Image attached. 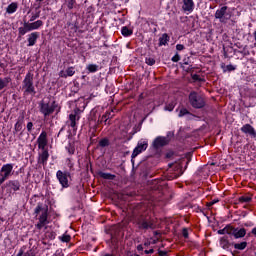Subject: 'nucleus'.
<instances>
[{
  "label": "nucleus",
  "mask_w": 256,
  "mask_h": 256,
  "mask_svg": "<svg viewBox=\"0 0 256 256\" xmlns=\"http://www.w3.org/2000/svg\"><path fill=\"white\" fill-rule=\"evenodd\" d=\"M79 119H81V116H79L77 112L69 115V125L74 129V131H77V121H79Z\"/></svg>",
  "instance_id": "2eb2a0df"
},
{
  "label": "nucleus",
  "mask_w": 256,
  "mask_h": 256,
  "mask_svg": "<svg viewBox=\"0 0 256 256\" xmlns=\"http://www.w3.org/2000/svg\"><path fill=\"white\" fill-rule=\"evenodd\" d=\"M185 115H191V112H189V110H187V108H182L179 111L178 117H185Z\"/></svg>",
  "instance_id": "473e14b6"
},
{
  "label": "nucleus",
  "mask_w": 256,
  "mask_h": 256,
  "mask_svg": "<svg viewBox=\"0 0 256 256\" xmlns=\"http://www.w3.org/2000/svg\"><path fill=\"white\" fill-rule=\"evenodd\" d=\"M182 235L184 239H189V230L187 228H183Z\"/></svg>",
  "instance_id": "79ce46f5"
},
{
  "label": "nucleus",
  "mask_w": 256,
  "mask_h": 256,
  "mask_svg": "<svg viewBox=\"0 0 256 256\" xmlns=\"http://www.w3.org/2000/svg\"><path fill=\"white\" fill-rule=\"evenodd\" d=\"M135 223L140 231H147L149 229H155V224L151 218L140 215L135 219Z\"/></svg>",
  "instance_id": "39448f33"
},
{
  "label": "nucleus",
  "mask_w": 256,
  "mask_h": 256,
  "mask_svg": "<svg viewBox=\"0 0 256 256\" xmlns=\"http://www.w3.org/2000/svg\"><path fill=\"white\" fill-rule=\"evenodd\" d=\"M40 107V113L44 115V117H49V115H53L55 113V108L58 107L57 101L55 100H49L45 101L42 100L39 104Z\"/></svg>",
  "instance_id": "20e7f679"
},
{
  "label": "nucleus",
  "mask_w": 256,
  "mask_h": 256,
  "mask_svg": "<svg viewBox=\"0 0 256 256\" xmlns=\"http://www.w3.org/2000/svg\"><path fill=\"white\" fill-rule=\"evenodd\" d=\"M60 240L63 243H69V241H71V236L69 234H64L61 236Z\"/></svg>",
  "instance_id": "c9c22d12"
},
{
  "label": "nucleus",
  "mask_w": 256,
  "mask_h": 256,
  "mask_svg": "<svg viewBox=\"0 0 256 256\" xmlns=\"http://www.w3.org/2000/svg\"><path fill=\"white\" fill-rule=\"evenodd\" d=\"M158 255L159 256H167V251L159 250Z\"/></svg>",
  "instance_id": "864d4df0"
},
{
  "label": "nucleus",
  "mask_w": 256,
  "mask_h": 256,
  "mask_svg": "<svg viewBox=\"0 0 256 256\" xmlns=\"http://www.w3.org/2000/svg\"><path fill=\"white\" fill-rule=\"evenodd\" d=\"M152 145L154 149H161V147L169 145V137L158 136L155 138Z\"/></svg>",
  "instance_id": "1a4fd4ad"
},
{
  "label": "nucleus",
  "mask_w": 256,
  "mask_h": 256,
  "mask_svg": "<svg viewBox=\"0 0 256 256\" xmlns=\"http://www.w3.org/2000/svg\"><path fill=\"white\" fill-rule=\"evenodd\" d=\"M47 211H48L47 208L44 209L42 214L39 217V222L44 223L46 225H47V223H49V221H47V217H48Z\"/></svg>",
  "instance_id": "a878e982"
},
{
  "label": "nucleus",
  "mask_w": 256,
  "mask_h": 256,
  "mask_svg": "<svg viewBox=\"0 0 256 256\" xmlns=\"http://www.w3.org/2000/svg\"><path fill=\"white\" fill-rule=\"evenodd\" d=\"M7 187H10V189H13L14 191H19L21 189V183L19 180H9L7 182Z\"/></svg>",
  "instance_id": "6ab92c4d"
},
{
  "label": "nucleus",
  "mask_w": 256,
  "mask_h": 256,
  "mask_svg": "<svg viewBox=\"0 0 256 256\" xmlns=\"http://www.w3.org/2000/svg\"><path fill=\"white\" fill-rule=\"evenodd\" d=\"M173 63H179V61H181V56L179 55V53H176L172 59Z\"/></svg>",
  "instance_id": "58836bf2"
},
{
  "label": "nucleus",
  "mask_w": 256,
  "mask_h": 256,
  "mask_svg": "<svg viewBox=\"0 0 256 256\" xmlns=\"http://www.w3.org/2000/svg\"><path fill=\"white\" fill-rule=\"evenodd\" d=\"M34 75L28 72L22 81V89L24 90V95H36L35 85L33 84Z\"/></svg>",
  "instance_id": "f257e3e1"
},
{
  "label": "nucleus",
  "mask_w": 256,
  "mask_h": 256,
  "mask_svg": "<svg viewBox=\"0 0 256 256\" xmlns=\"http://www.w3.org/2000/svg\"><path fill=\"white\" fill-rule=\"evenodd\" d=\"M176 49L177 51H183V49H185V46L183 44H177Z\"/></svg>",
  "instance_id": "09e8293b"
},
{
  "label": "nucleus",
  "mask_w": 256,
  "mask_h": 256,
  "mask_svg": "<svg viewBox=\"0 0 256 256\" xmlns=\"http://www.w3.org/2000/svg\"><path fill=\"white\" fill-rule=\"evenodd\" d=\"M147 147H149V144L147 143V141H139L137 146L134 148L131 158L135 159V157H137V155H140V153H143V151H147Z\"/></svg>",
  "instance_id": "6e6552de"
},
{
  "label": "nucleus",
  "mask_w": 256,
  "mask_h": 256,
  "mask_svg": "<svg viewBox=\"0 0 256 256\" xmlns=\"http://www.w3.org/2000/svg\"><path fill=\"white\" fill-rule=\"evenodd\" d=\"M212 202H214L215 205V203H219V200H212Z\"/></svg>",
  "instance_id": "e2e57ef3"
},
{
  "label": "nucleus",
  "mask_w": 256,
  "mask_h": 256,
  "mask_svg": "<svg viewBox=\"0 0 256 256\" xmlns=\"http://www.w3.org/2000/svg\"><path fill=\"white\" fill-rule=\"evenodd\" d=\"M144 253H145V255H152V253H155V250H153V249L145 250Z\"/></svg>",
  "instance_id": "603ef678"
},
{
  "label": "nucleus",
  "mask_w": 256,
  "mask_h": 256,
  "mask_svg": "<svg viewBox=\"0 0 256 256\" xmlns=\"http://www.w3.org/2000/svg\"><path fill=\"white\" fill-rule=\"evenodd\" d=\"M23 129V117L21 118V120H18L14 126V131H16V133H19V131H21Z\"/></svg>",
  "instance_id": "c85d7f7f"
},
{
  "label": "nucleus",
  "mask_w": 256,
  "mask_h": 256,
  "mask_svg": "<svg viewBox=\"0 0 256 256\" xmlns=\"http://www.w3.org/2000/svg\"><path fill=\"white\" fill-rule=\"evenodd\" d=\"M133 256H139V254H134Z\"/></svg>",
  "instance_id": "774afa93"
},
{
  "label": "nucleus",
  "mask_w": 256,
  "mask_h": 256,
  "mask_svg": "<svg viewBox=\"0 0 256 256\" xmlns=\"http://www.w3.org/2000/svg\"><path fill=\"white\" fill-rule=\"evenodd\" d=\"M193 81H201V77L198 74L192 75Z\"/></svg>",
  "instance_id": "de8ad7c7"
},
{
  "label": "nucleus",
  "mask_w": 256,
  "mask_h": 256,
  "mask_svg": "<svg viewBox=\"0 0 256 256\" xmlns=\"http://www.w3.org/2000/svg\"><path fill=\"white\" fill-rule=\"evenodd\" d=\"M46 237L53 241L55 239V232H46Z\"/></svg>",
  "instance_id": "37998d69"
},
{
  "label": "nucleus",
  "mask_w": 256,
  "mask_h": 256,
  "mask_svg": "<svg viewBox=\"0 0 256 256\" xmlns=\"http://www.w3.org/2000/svg\"><path fill=\"white\" fill-rule=\"evenodd\" d=\"M247 247V242L235 243L234 248L238 249V251H243Z\"/></svg>",
  "instance_id": "7c9ffc66"
},
{
  "label": "nucleus",
  "mask_w": 256,
  "mask_h": 256,
  "mask_svg": "<svg viewBox=\"0 0 256 256\" xmlns=\"http://www.w3.org/2000/svg\"><path fill=\"white\" fill-rule=\"evenodd\" d=\"M39 38V32H32L28 35V47H33L35 43H37V39Z\"/></svg>",
  "instance_id": "a211bd4d"
},
{
  "label": "nucleus",
  "mask_w": 256,
  "mask_h": 256,
  "mask_svg": "<svg viewBox=\"0 0 256 256\" xmlns=\"http://www.w3.org/2000/svg\"><path fill=\"white\" fill-rule=\"evenodd\" d=\"M121 34L123 37H131V35H133V29H129V27L123 26L121 29Z\"/></svg>",
  "instance_id": "5701e85b"
},
{
  "label": "nucleus",
  "mask_w": 256,
  "mask_h": 256,
  "mask_svg": "<svg viewBox=\"0 0 256 256\" xmlns=\"http://www.w3.org/2000/svg\"><path fill=\"white\" fill-rule=\"evenodd\" d=\"M231 227V225H226V227L217 231L218 235H231Z\"/></svg>",
  "instance_id": "393cba45"
},
{
  "label": "nucleus",
  "mask_w": 256,
  "mask_h": 256,
  "mask_svg": "<svg viewBox=\"0 0 256 256\" xmlns=\"http://www.w3.org/2000/svg\"><path fill=\"white\" fill-rule=\"evenodd\" d=\"M251 233L252 235H256V227L252 229Z\"/></svg>",
  "instance_id": "4d7b16f0"
},
{
  "label": "nucleus",
  "mask_w": 256,
  "mask_h": 256,
  "mask_svg": "<svg viewBox=\"0 0 256 256\" xmlns=\"http://www.w3.org/2000/svg\"><path fill=\"white\" fill-rule=\"evenodd\" d=\"M47 161H49V151L44 148L39 154L38 163L39 165H47Z\"/></svg>",
  "instance_id": "4468645a"
},
{
  "label": "nucleus",
  "mask_w": 256,
  "mask_h": 256,
  "mask_svg": "<svg viewBox=\"0 0 256 256\" xmlns=\"http://www.w3.org/2000/svg\"><path fill=\"white\" fill-rule=\"evenodd\" d=\"M38 147L45 149L47 147V132L43 131L37 139Z\"/></svg>",
  "instance_id": "dca6fc26"
},
{
  "label": "nucleus",
  "mask_w": 256,
  "mask_h": 256,
  "mask_svg": "<svg viewBox=\"0 0 256 256\" xmlns=\"http://www.w3.org/2000/svg\"><path fill=\"white\" fill-rule=\"evenodd\" d=\"M227 9H229V7L223 6L215 12L214 17L218 19L220 23H227L229 19H231V12H227Z\"/></svg>",
  "instance_id": "423d86ee"
},
{
  "label": "nucleus",
  "mask_w": 256,
  "mask_h": 256,
  "mask_svg": "<svg viewBox=\"0 0 256 256\" xmlns=\"http://www.w3.org/2000/svg\"><path fill=\"white\" fill-rule=\"evenodd\" d=\"M155 63V59L153 58H146V64L153 66V64Z\"/></svg>",
  "instance_id": "c03bdc74"
},
{
  "label": "nucleus",
  "mask_w": 256,
  "mask_h": 256,
  "mask_svg": "<svg viewBox=\"0 0 256 256\" xmlns=\"http://www.w3.org/2000/svg\"><path fill=\"white\" fill-rule=\"evenodd\" d=\"M212 205H215V202H209L208 204H207V207H212Z\"/></svg>",
  "instance_id": "6e6d98bb"
},
{
  "label": "nucleus",
  "mask_w": 256,
  "mask_h": 256,
  "mask_svg": "<svg viewBox=\"0 0 256 256\" xmlns=\"http://www.w3.org/2000/svg\"><path fill=\"white\" fill-rule=\"evenodd\" d=\"M64 128H61V130L58 133V137L61 135V131H63Z\"/></svg>",
  "instance_id": "680f3d73"
},
{
  "label": "nucleus",
  "mask_w": 256,
  "mask_h": 256,
  "mask_svg": "<svg viewBox=\"0 0 256 256\" xmlns=\"http://www.w3.org/2000/svg\"><path fill=\"white\" fill-rule=\"evenodd\" d=\"M75 3H77L76 0H69L67 3V7L69 10L73 9V7H75Z\"/></svg>",
  "instance_id": "ea45409f"
},
{
  "label": "nucleus",
  "mask_w": 256,
  "mask_h": 256,
  "mask_svg": "<svg viewBox=\"0 0 256 256\" xmlns=\"http://www.w3.org/2000/svg\"><path fill=\"white\" fill-rule=\"evenodd\" d=\"M230 235L234 237V239H241L247 235V230L245 228H235L231 226Z\"/></svg>",
  "instance_id": "9d476101"
},
{
  "label": "nucleus",
  "mask_w": 256,
  "mask_h": 256,
  "mask_svg": "<svg viewBox=\"0 0 256 256\" xmlns=\"http://www.w3.org/2000/svg\"><path fill=\"white\" fill-rule=\"evenodd\" d=\"M17 256H23V250H20Z\"/></svg>",
  "instance_id": "13d9d810"
},
{
  "label": "nucleus",
  "mask_w": 256,
  "mask_h": 256,
  "mask_svg": "<svg viewBox=\"0 0 256 256\" xmlns=\"http://www.w3.org/2000/svg\"><path fill=\"white\" fill-rule=\"evenodd\" d=\"M108 119H109V114L106 113L102 115L101 119L98 120L97 124L98 125H101V123L107 124Z\"/></svg>",
  "instance_id": "2f4dec72"
},
{
  "label": "nucleus",
  "mask_w": 256,
  "mask_h": 256,
  "mask_svg": "<svg viewBox=\"0 0 256 256\" xmlns=\"http://www.w3.org/2000/svg\"><path fill=\"white\" fill-rule=\"evenodd\" d=\"M168 41L169 35H167V33H164L162 37L159 38V47H162V45H167Z\"/></svg>",
  "instance_id": "bb28decb"
},
{
  "label": "nucleus",
  "mask_w": 256,
  "mask_h": 256,
  "mask_svg": "<svg viewBox=\"0 0 256 256\" xmlns=\"http://www.w3.org/2000/svg\"><path fill=\"white\" fill-rule=\"evenodd\" d=\"M45 225H46L45 223L39 222L38 224H36V228L41 231L43 227H45Z\"/></svg>",
  "instance_id": "49530a36"
},
{
  "label": "nucleus",
  "mask_w": 256,
  "mask_h": 256,
  "mask_svg": "<svg viewBox=\"0 0 256 256\" xmlns=\"http://www.w3.org/2000/svg\"><path fill=\"white\" fill-rule=\"evenodd\" d=\"M165 111H173L175 109V102H171L169 104H166Z\"/></svg>",
  "instance_id": "4c0bfd02"
},
{
  "label": "nucleus",
  "mask_w": 256,
  "mask_h": 256,
  "mask_svg": "<svg viewBox=\"0 0 256 256\" xmlns=\"http://www.w3.org/2000/svg\"><path fill=\"white\" fill-rule=\"evenodd\" d=\"M137 251H143V245H141V244L138 245V246H137Z\"/></svg>",
  "instance_id": "5fc2aeb1"
},
{
  "label": "nucleus",
  "mask_w": 256,
  "mask_h": 256,
  "mask_svg": "<svg viewBox=\"0 0 256 256\" xmlns=\"http://www.w3.org/2000/svg\"><path fill=\"white\" fill-rule=\"evenodd\" d=\"M19 5L17 4V2H12L10 5H8V7L6 8V13H8L9 15L15 13V11H17Z\"/></svg>",
  "instance_id": "412c9836"
},
{
  "label": "nucleus",
  "mask_w": 256,
  "mask_h": 256,
  "mask_svg": "<svg viewBox=\"0 0 256 256\" xmlns=\"http://www.w3.org/2000/svg\"><path fill=\"white\" fill-rule=\"evenodd\" d=\"M182 9L185 13H193V9H195V2H193V0H183Z\"/></svg>",
  "instance_id": "ddd939ff"
},
{
  "label": "nucleus",
  "mask_w": 256,
  "mask_h": 256,
  "mask_svg": "<svg viewBox=\"0 0 256 256\" xmlns=\"http://www.w3.org/2000/svg\"><path fill=\"white\" fill-rule=\"evenodd\" d=\"M102 256H115V255H114V254L106 253V254H104V255H102Z\"/></svg>",
  "instance_id": "bf43d9fd"
},
{
  "label": "nucleus",
  "mask_w": 256,
  "mask_h": 256,
  "mask_svg": "<svg viewBox=\"0 0 256 256\" xmlns=\"http://www.w3.org/2000/svg\"><path fill=\"white\" fill-rule=\"evenodd\" d=\"M87 70L89 71V73H97V71H99V65H97V64H89L87 66Z\"/></svg>",
  "instance_id": "c756f323"
},
{
  "label": "nucleus",
  "mask_w": 256,
  "mask_h": 256,
  "mask_svg": "<svg viewBox=\"0 0 256 256\" xmlns=\"http://www.w3.org/2000/svg\"><path fill=\"white\" fill-rule=\"evenodd\" d=\"M71 177V173L70 172H63L61 170H58L56 172V178L58 179L61 187H63V189H67L69 188V178Z\"/></svg>",
  "instance_id": "0eeeda50"
},
{
  "label": "nucleus",
  "mask_w": 256,
  "mask_h": 256,
  "mask_svg": "<svg viewBox=\"0 0 256 256\" xmlns=\"http://www.w3.org/2000/svg\"><path fill=\"white\" fill-rule=\"evenodd\" d=\"M251 196H241L239 198L240 203H251Z\"/></svg>",
  "instance_id": "f704fd0d"
},
{
  "label": "nucleus",
  "mask_w": 256,
  "mask_h": 256,
  "mask_svg": "<svg viewBox=\"0 0 256 256\" xmlns=\"http://www.w3.org/2000/svg\"><path fill=\"white\" fill-rule=\"evenodd\" d=\"M144 247H149V243L145 242Z\"/></svg>",
  "instance_id": "052dcab7"
},
{
  "label": "nucleus",
  "mask_w": 256,
  "mask_h": 256,
  "mask_svg": "<svg viewBox=\"0 0 256 256\" xmlns=\"http://www.w3.org/2000/svg\"><path fill=\"white\" fill-rule=\"evenodd\" d=\"M26 127L28 133H31V131L33 130V122H28Z\"/></svg>",
  "instance_id": "a18cd8bd"
},
{
  "label": "nucleus",
  "mask_w": 256,
  "mask_h": 256,
  "mask_svg": "<svg viewBox=\"0 0 256 256\" xmlns=\"http://www.w3.org/2000/svg\"><path fill=\"white\" fill-rule=\"evenodd\" d=\"M66 150L68 151L69 155H74L75 154V146H73L71 143H69L66 146Z\"/></svg>",
  "instance_id": "72a5a7b5"
},
{
  "label": "nucleus",
  "mask_w": 256,
  "mask_h": 256,
  "mask_svg": "<svg viewBox=\"0 0 256 256\" xmlns=\"http://www.w3.org/2000/svg\"><path fill=\"white\" fill-rule=\"evenodd\" d=\"M240 131H242V133H245L246 135H250V137H253L254 139L256 138L255 128H253L251 124H245L241 127Z\"/></svg>",
  "instance_id": "f8f14e48"
},
{
  "label": "nucleus",
  "mask_w": 256,
  "mask_h": 256,
  "mask_svg": "<svg viewBox=\"0 0 256 256\" xmlns=\"http://www.w3.org/2000/svg\"><path fill=\"white\" fill-rule=\"evenodd\" d=\"M11 83V77L0 78V91H3L5 87Z\"/></svg>",
  "instance_id": "aec40b11"
},
{
  "label": "nucleus",
  "mask_w": 256,
  "mask_h": 256,
  "mask_svg": "<svg viewBox=\"0 0 256 256\" xmlns=\"http://www.w3.org/2000/svg\"><path fill=\"white\" fill-rule=\"evenodd\" d=\"M41 211H43V206L41 204H38L37 207L34 210V213L36 215H39V213H41Z\"/></svg>",
  "instance_id": "a19ab883"
},
{
  "label": "nucleus",
  "mask_w": 256,
  "mask_h": 256,
  "mask_svg": "<svg viewBox=\"0 0 256 256\" xmlns=\"http://www.w3.org/2000/svg\"><path fill=\"white\" fill-rule=\"evenodd\" d=\"M73 75H75L74 67H68L66 71L61 70L59 72V77H62L63 79H67V77H73Z\"/></svg>",
  "instance_id": "f3484780"
},
{
  "label": "nucleus",
  "mask_w": 256,
  "mask_h": 256,
  "mask_svg": "<svg viewBox=\"0 0 256 256\" xmlns=\"http://www.w3.org/2000/svg\"><path fill=\"white\" fill-rule=\"evenodd\" d=\"M36 1H39V3L43 2V0H36Z\"/></svg>",
  "instance_id": "338daca9"
},
{
  "label": "nucleus",
  "mask_w": 256,
  "mask_h": 256,
  "mask_svg": "<svg viewBox=\"0 0 256 256\" xmlns=\"http://www.w3.org/2000/svg\"><path fill=\"white\" fill-rule=\"evenodd\" d=\"M11 173H13V164H4L0 170V177H6V179H9V177H11Z\"/></svg>",
  "instance_id": "9b49d317"
},
{
  "label": "nucleus",
  "mask_w": 256,
  "mask_h": 256,
  "mask_svg": "<svg viewBox=\"0 0 256 256\" xmlns=\"http://www.w3.org/2000/svg\"><path fill=\"white\" fill-rule=\"evenodd\" d=\"M188 99L193 109H203V107L206 105L205 97L196 91L190 92Z\"/></svg>",
  "instance_id": "f03ea898"
},
{
  "label": "nucleus",
  "mask_w": 256,
  "mask_h": 256,
  "mask_svg": "<svg viewBox=\"0 0 256 256\" xmlns=\"http://www.w3.org/2000/svg\"><path fill=\"white\" fill-rule=\"evenodd\" d=\"M98 175L99 177H101V179H108L109 181H113L116 177L111 173H105V172H99Z\"/></svg>",
  "instance_id": "b1692460"
},
{
  "label": "nucleus",
  "mask_w": 256,
  "mask_h": 256,
  "mask_svg": "<svg viewBox=\"0 0 256 256\" xmlns=\"http://www.w3.org/2000/svg\"><path fill=\"white\" fill-rule=\"evenodd\" d=\"M99 147H109L111 145V142L109 141V138H102L98 142Z\"/></svg>",
  "instance_id": "cd10ccee"
},
{
  "label": "nucleus",
  "mask_w": 256,
  "mask_h": 256,
  "mask_svg": "<svg viewBox=\"0 0 256 256\" xmlns=\"http://www.w3.org/2000/svg\"><path fill=\"white\" fill-rule=\"evenodd\" d=\"M43 27L42 20H37L35 22H24L23 27L18 28L19 37H23V35H27L30 31H37V29H41Z\"/></svg>",
  "instance_id": "7ed1b4c3"
},
{
  "label": "nucleus",
  "mask_w": 256,
  "mask_h": 256,
  "mask_svg": "<svg viewBox=\"0 0 256 256\" xmlns=\"http://www.w3.org/2000/svg\"><path fill=\"white\" fill-rule=\"evenodd\" d=\"M70 169H73V164H70Z\"/></svg>",
  "instance_id": "69168bd1"
},
{
  "label": "nucleus",
  "mask_w": 256,
  "mask_h": 256,
  "mask_svg": "<svg viewBox=\"0 0 256 256\" xmlns=\"http://www.w3.org/2000/svg\"><path fill=\"white\" fill-rule=\"evenodd\" d=\"M220 245L224 249H228L231 246V243H229V237L224 236L220 238Z\"/></svg>",
  "instance_id": "4be33fe9"
},
{
  "label": "nucleus",
  "mask_w": 256,
  "mask_h": 256,
  "mask_svg": "<svg viewBox=\"0 0 256 256\" xmlns=\"http://www.w3.org/2000/svg\"><path fill=\"white\" fill-rule=\"evenodd\" d=\"M7 179H9V178H7L5 176H1L0 177V186L2 185V183H5V181H7Z\"/></svg>",
  "instance_id": "3c124183"
},
{
  "label": "nucleus",
  "mask_w": 256,
  "mask_h": 256,
  "mask_svg": "<svg viewBox=\"0 0 256 256\" xmlns=\"http://www.w3.org/2000/svg\"><path fill=\"white\" fill-rule=\"evenodd\" d=\"M39 17H41V11H38L35 14H32L29 20L30 23H33V21H35L36 19H39Z\"/></svg>",
  "instance_id": "e433bc0d"
},
{
  "label": "nucleus",
  "mask_w": 256,
  "mask_h": 256,
  "mask_svg": "<svg viewBox=\"0 0 256 256\" xmlns=\"http://www.w3.org/2000/svg\"><path fill=\"white\" fill-rule=\"evenodd\" d=\"M227 71H235V66L229 64L226 66Z\"/></svg>",
  "instance_id": "8fccbe9b"
},
{
  "label": "nucleus",
  "mask_w": 256,
  "mask_h": 256,
  "mask_svg": "<svg viewBox=\"0 0 256 256\" xmlns=\"http://www.w3.org/2000/svg\"><path fill=\"white\" fill-rule=\"evenodd\" d=\"M184 65H189V62L184 60Z\"/></svg>",
  "instance_id": "0e129e2a"
}]
</instances>
